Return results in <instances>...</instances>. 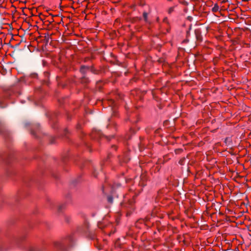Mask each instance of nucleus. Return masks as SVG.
Here are the masks:
<instances>
[{
	"label": "nucleus",
	"instance_id": "f257e3e1",
	"mask_svg": "<svg viewBox=\"0 0 251 251\" xmlns=\"http://www.w3.org/2000/svg\"><path fill=\"white\" fill-rule=\"evenodd\" d=\"M0 134L4 137H8L10 136V132L0 122Z\"/></svg>",
	"mask_w": 251,
	"mask_h": 251
},
{
	"label": "nucleus",
	"instance_id": "f03ea898",
	"mask_svg": "<svg viewBox=\"0 0 251 251\" xmlns=\"http://www.w3.org/2000/svg\"><path fill=\"white\" fill-rule=\"evenodd\" d=\"M90 67L89 66L82 65L80 68V72L82 75H86V73L89 71Z\"/></svg>",
	"mask_w": 251,
	"mask_h": 251
},
{
	"label": "nucleus",
	"instance_id": "7ed1b4c3",
	"mask_svg": "<svg viewBox=\"0 0 251 251\" xmlns=\"http://www.w3.org/2000/svg\"><path fill=\"white\" fill-rule=\"evenodd\" d=\"M114 194H115L114 188L112 187L111 188V195H108L107 197V201L109 203L112 204L113 202V197L114 196Z\"/></svg>",
	"mask_w": 251,
	"mask_h": 251
},
{
	"label": "nucleus",
	"instance_id": "20e7f679",
	"mask_svg": "<svg viewBox=\"0 0 251 251\" xmlns=\"http://www.w3.org/2000/svg\"><path fill=\"white\" fill-rule=\"evenodd\" d=\"M54 246L57 249L60 250L61 251H66V247L59 243H55Z\"/></svg>",
	"mask_w": 251,
	"mask_h": 251
},
{
	"label": "nucleus",
	"instance_id": "39448f33",
	"mask_svg": "<svg viewBox=\"0 0 251 251\" xmlns=\"http://www.w3.org/2000/svg\"><path fill=\"white\" fill-rule=\"evenodd\" d=\"M44 78L42 80L43 83L48 84L49 82V74L47 72H45L44 73Z\"/></svg>",
	"mask_w": 251,
	"mask_h": 251
},
{
	"label": "nucleus",
	"instance_id": "423d86ee",
	"mask_svg": "<svg viewBox=\"0 0 251 251\" xmlns=\"http://www.w3.org/2000/svg\"><path fill=\"white\" fill-rule=\"evenodd\" d=\"M45 248L43 247H31L28 251H44Z\"/></svg>",
	"mask_w": 251,
	"mask_h": 251
},
{
	"label": "nucleus",
	"instance_id": "0eeeda50",
	"mask_svg": "<svg viewBox=\"0 0 251 251\" xmlns=\"http://www.w3.org/2000/svg\"><path fill=\"white\" fill-rule=\"evenodd\" d=\"M224 142L228 146H231L232 145V140L230 137H226L225 139Z\"/></svg>",
	"mask_w": 251,
	"mask_h": 251
},
{
	"label": "nucleus",
	"instance_id": "6e6552de",
	"mask_svg": "<svg viewBox=\"0 0 251 251\" xmlns=\"http://www.w3.org/2000/svg\"><path fill=\"white\" fill-rule=\"evenodd\" d=\"M82 83H87L89 82V79L86 75H82L81 79Z\"/></svg>",
	"mask_w": 251,
	"mask_h": 251
},
{
	"label": "nucleus",
	"instance_id": "1a4fd4ad",
	"mask_svg": "<svg viewBox=\"0 0 251 251\" xmlns=\"http://www.w3.org/2000/svg\"><path fill=\"white\" fill-rule=\"evenodd\" d=\"M195 34L197 39L201 40V35L200 31L199 30H195Z\"/></svg>",
	"mask_w": 251,
	"mask_h": 251
},
{
	"label": "nucleus",
	"instance_id": "9d476101",
	"mask_svg": "<svg viewBox=\"0 0 251 251\" xmlns=\"http://www.w3.org/2000/svg\"><path fill=\"white\" fill-rule=\"evenodd\" d=\"M219 9V7L217 3H215L214 7L212 8V10L213 12H217Z\"/></svg>",
	"mask_w": 251,
	"mask_h": 251
},
{
	"label": "nucleus",
	"instance_id": "9b49d317",
	"mask_svg": "<svg viewBox=\"0 0 251 251\" xmlns=\"http://www.w3.org/2000/svg\"><path fill=\"white\" fill-rule=\"evenodd\" d=\"M65 207V204H62L60 205H59L57 207V212L60 213L62 212V210Z\"/></svg>",
	"mask_w": 251,
	"mask_h": 251
},
{
	"label": "nucleus",
	"instance_id": "f8f14e48",
	"mask_svg": "<svg viewBox=\"0 0 251 251\" xmlns=\"http://www.w3.org/2000/svg\"><path fill=\"white\" fill-rule=\"evenodd\" d=\"M148 13L146 12H144L143 14V16L144 19V20L147 22H148Z\"/></svg>",
	"mask_w": 251,
	"mask_h": 251
},
{
	"label": "nucleus",
	"instance_id": "ddd939ff",
	"mask_svg": "<svg viewBox=\"0 0 251 251\" xmlns=\"http://www.w3.org/2000/svg\"><path fill=\"white\" fill-rule=\"evenodd\" d=\"M30 77L32 78H38V74L36 73H31L29 75Z\"/></svg>",
	"mask_w": 251,
	"mask_h": 251
},
{
	"label": "nucleus",
	"instance_id": "4468645a",
	"mask_svg": "<svg viewBox=\"0 0 251 251\" xmlns=\"http://www.w3.org/2000/svg\"><path fill=\"white\" fill-rule=\"evenodd\" d=\"M90 69H89V71L91 72L93 74H96L97 73V71L93 67V66H90Z\"/></svg>",
	"mask_w": 251,
	"mask_h": 251
},
{
	"label": "nucleus",
	"instance_id": "2eb2a0df",
	"mask_svg": "<svg viewBox=\"0 0 251 251\" xmlns=\"http://www.w3.org/2000/svg\"><path fill=\"white\" fill-rule=\"evenodd\" d=\"M98 226L100 228H102L105 226V225L103 224L102 222H99L98 223Z\"/></svg>",
	"mask_w": 251,
	"mask_h": 251
},
{
	"label": "nucleus",
	"instance_id": "dca6fc26",
	"mask_svg": "<svg viewBox=\"0 0 251 251\" xmlns=\"http://www.w3.org/2000/svg\"><path fill=\"white\" fill-rule=\"evenodd\" d=\"M20 45V43H17L16 44L15 46H11L10 47L12 48H14V49H16V48H17Z\"/></svg>",
	"mask_w": 251,
	"mask_h": 251
},
{
	"label": "nucleus",
	"instance_id": "f3484780",
	"mask_svg": "<svg viewBox=\"0 0 251 251\" xmlns=\"http://www.w3.org/2000/svg\"><path fill=\"white\" fill-rule=\"evenodd\" d=\"M121 184H120V183H117V184H115V185H113V186L111 187V188H112V187H114V189H115L116 187H120V186H121Z\"/></svg>",
	"mask_w": 251,
	"mask_h": 251
},
{
	"label": "nucleus",
	"instance_id": "a211bd4d",
	"mask_svg": "<svg viewBox=\"0 0 251 251\" xmlns=\"http://www.w3.org/2000/svg\"><path fill=\"white\" fill-rule=\"evenodd\" d=\"M45 38H45L46 43V44H48L49 41V39H50L49 35H48L47 37L45 36Z\"/></svg>",
	"mask_w": 251,
	"mask_h": 251
},
{
	"label": "nucleus",
	"instance_id": "6ab92c4d",
	"mask_svg": "<svg viewBox=\"0 0 251 251\" xmlns=\"http://www.w3.org/2000/svg\"><path fill=\"white\" fill-rule=\"evenodd\" d=\"M0 107L1 108H3L4 107H6V105H3V103H2L1 101H0Z\"/></svg>",
	"mask_w": 251,
	"mask_h": 251
},
{
	"label": "nucleus",
	"instance_id": "aec40b11",
	"mask_svg": "<svg viewBox=\"0 0 251 251\" xmlns=\"http://www.w3.org/2000/svg\"><path fill=\"white\" fill-rule=\"evenodd\" d=\"M54 138L53 137H51L50 139V144H53L54 142Z\"/></svg>",
	"mask_w": 251,
	"mask_h": 251
},
{
	"label": "nucleus",
	"instance_id": "412c9836",
	"mask_svg": "<svg viewBox=\"0 0 251 251\" xmlns=\"http://www.w3.org/2000/svg\"><path fill=\"white\" fill-rule=\"evenodd\" d=\"M174 11V7H170L169 9V13H171Z\"/></svg>",
	"mask_w": 251,
	"mask_h": 251
},
{
	"label": "nucleus",
	"instance_id": "4be33fe9",
	"mask_svg": "<svg viewBox=\"0 0 251 251\" xmlns=\"http://www.w3.org/2000/svg\"><path fill=\"white\" fill-rule=\"evenodd\" d=\"M187 19L190 21H191L192 20H193V17H191V16H188L187 17Z\"/></svg>",
	"mask_w": 251,
	"mask_h": 251
},
{
	"label": "nucleus",
	"instance_id": "5701e85b",
	"mask_svg": "<svg viewBox=\"0 0 251 251\" xmlns=\"http://www.w3.org/2000/svg\"><path fill=\"white\" fill-rule=\"evenodd\" d=\"M94 175L95 176H97V173H96V170L95 169H94Z\"/></svg>",
	"mask_w": 251,
	"mask_h": 251
},
{
	"label": "nucleus",
	"instance_id": "b1692460",
	"mask_svg": "<svg viewBox=\"0 0 251 251\" xmlns=\"http://www.w3.org/2000/svg\"><path fill=\"white\" fill-rule=\"evenodd\" d=\"M72 183H76V179H74V180H73L72 181Z\"/></svg>",
	"mask_w": 251,
	"mask_h": 251
},
{
	"label": "nucleus",
	"instance_id": "393cba45",
	"mask_svg": "<svg viewBox=\"0 0 251 251\" xmlns=\"http://www.w3.org/2000/svg\"><path fill=\"white\" fill-rule=\"evenodd\" d=\"M53 21V20L52 19H51V20H50V21L49 22L50 23H51V22H52Z\"/></svg>",
	"mask_w": 251,
	"mask_h": 251
},
{
	"label": "nucleus",
	"instance_id": "a878e982",
	"mask_svg": "<svg viewBox=\"0 0 251 251\" xmlns=\"http://www.w3.org/2000/svg\"><path fill=\"white\" fill-rule=\"evenodd\" d=\"M53 21V20L52 19H51V20H50V21L49 22L50 23H51V22H52Z\"/></svg>",
	"mask_w": 251,
	"mask_h": 251
},
{
	"label": "nucleus",
	"instance_id": "bb28decb",
	"mask_svg": "<svg viewBox=\"0 0 251 251\" xmlns=\"http://www.w3.org/2000/svg\"><path fill=\"white\" fill-rule=\"evenodd\" d=\"M23 42H25V41H24L23 39H22L20 43H22Z\"/></svg>",
	"mask_w": 251,
	"mask_h": 251
},
{
	"label": "nucleus",
	"instance_id": "cd10ccee",
	"mask_svg": "<svg viewBox=\"0 0 251 251\" xmlns=\"http://www.w3.org/2000/svg\"><path fill=\"white\" fill-rule=\"evenodd\" d=\"M102 191L103 193H104V188H103V187H102Z\"/></svg>",
	"mask_w": 251,
	"mask_h": 251
},
{
	"label": "nucleus",
	"instance_id": "c85d7f7f",
	"mask_svg": "<svg viewBox=\"0 0 251 251\" xmlns=\"http://www.w3.org/2000/svg\"><path fill=\"white\" fill-rule=\"evenodd\" d=\"M122 205H123V206H126V205H125L124 204H122Z\"/></svg>",
	"mask_w": 251,
	"mask_h": 251
},
{
	"label": "nucleus",
	"instance_id": "c756f323",
	"mask_svg": "<svg viewBox=\"0 0 251 251\" xmlns=\"http://www.w3.org/2000/svg\"><path fill=\"white\" fill-rule=\"evenodd\" d=\"M191 29V25H190V27H189V29L190 30Z\"/></svg>",
	"mask_w": 251,
	"mask_h": 251
},
{
	"label": "nucleus",
	"instance_id": "7c9ffc66",
	"mask_svg": "<svg viewBox=\"0 0 251 251\" xmlns=\"http://www.w3.org/2000/svg\"><path fill=\"white\" fill-rule=\"evenodd\" d=\"M31 134H33V135H34V133H33V131H32V132H31Z\"/></svg>",
	"mask_w": 251,
	"mask_h": 251
},
{
	"label": "nucleus",
	"instance_id": "2f4dec72",
	"mask_svg": "<svg viewBox=\"0 0 251 251\" xmlns=\"http://www.w3.org/2000/svg\"><path fill=\"white\" fill-rule=\"evenodd\" d=\"M248 230L250 231H251V230L249 229V228H248Z\"/></svg>",
	"mask_w": 251,
	"mask_h": 251
},
{
	"label": "nucleus",
	"instance_id": "473e14b6",
	"mask_svg": "<svg viewBox=\"0 0 251 251\" xmlns=\"http://www.w3.org/2000/svg\"><path fill=\"white\" fill-rule=\"evenodd\" d=\"M233 43H237V42H234Z\"/></svg>",
	"mask_w": 251,
	"mask_h": 251
},
{
	"label": "nucleus",
	"instance_id": "72a5a7b5",
	"mask_svg": "<svg viewBox=\"0 0 251 251\" xmlns=\"http://www.w3.org/2000/svg\"><path fill=\"white\" fill-rule=\"evenodd\" d=\"M249 236L251 237V234H249Z\"/></svg>",
	"mask_w": 251,
	"mask_h": 251
},
{
	"label": "nucleus",
	"instance_id": "f704fd0d",
	"mask_svg": "<svg viewBox=\"0 0 251 251\" xmlns=\"http://www.w3.org/2000/svg\"><path fill=\"white\" fill-rule=\"evenodd\" d=\"M1 154L0 153V157H1Z\"/></svg>",
	"mask_w": 251,
	"mask_h": 251
},
{
	"label": "nucleus",
	"instance_id": "c9c22d12",
	"mask_svg": "<svg viewBox=\"0 0 251 251\" xmlns=\"http://www.w3.org/2000/svg\"><path fill=\"white\" fill-rule=\"evenodd\" d=\"M169 1H171L172 0H168Z\"/></svg>",
	"mask_w": 251,
	"mask_h": 251
}]
</instances>
